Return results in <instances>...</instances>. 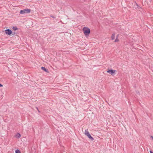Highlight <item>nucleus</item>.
<instances>
[{
  "label": "nucleus",
  "mask_w": 153,
  "mask_h": 153,
  "mask_svg": "<svg viewBox=\"0 0 153 153\" xmlns=\"http://www.w3.org/2000/svg\"><path fill=\"white\" fill-rule=\"evenodd\" d=\"M50 16H51V17L52 18H53V19H55V18H56V17L54 16H53L51 15Z\"/></svg>",
  "instance_id": "f8f14e48"
},
{
  "label": "nucleus",
  "mask_w": 153,
  "mask_h": 153,
  "mask_svg": "<svg viewBox=\"0 0 153 153\" xmlns=\"http://www.w3.org/2000/svg\"><path fill=\"white\" fill-rule=\"evenodd\" d=\"M149 152L150 153H153V152L151 150L149 151Z\"/></svg>",
  "instance_id": "f3484780"
},
{
  "label": "nucleus",
  "mask_w": 153,
  "mask_h": 153,
  "mask_svg": "<svg viewBox=\"0 0 153 153\" xmlns=\"http://www.w3.org/2000/svg\"><path fill=\"white\" fill-rule=\"evenodd\" d=\"M151 137L153 139V137L151 136Z\"/></svg>",
  "instance_id": "a211bd4d"
},
{
  "label": "nucleus",
  "mask_w": 153,
  "mask_h": 153,
  "mask_svg": "<svg viewBox=\"0 0 153 153\" xmlns=\"http://www.w3.org/2000/svg\"><path fill=\"white\" fill-rule=\"evenodd\" d=\"M137 4V8L138 9H139L140 8V6H139L137 4Z\"/></svg>",
  "instance_id": "4468645a"
},
{
  "label": "nucleus",
  "mask_w": 153,
  "mask_h": 153,
  "mask_svg": "<svg viewBox=\"0 0 153 153\" xmlns=\"http://www.w3.org/2000/svg\"><path fill=\"white\" fill-rule=\"evenodd\" d=\"M36 109L39 112H40V111L38 109V108L37 107H36Z\"/></svg>",
  "instance_id": "2eb2a0df"
},
{
  "label": "nucleus",
  "mask_w": 153,
  "mask_h": 153,
  "mask_svg": "<svg viewBox=\"0 0 153 153\" xmlns=\"http://www.w3.org/2000/svg\"><path fill=\"white\" fill-rule=\"evenodd\" d=\"M82 30L85 36H87L89 35L90 32V30L89 28L85 27L83 28Z\"/></svg>",
  "instance_id": "f257e3e1"
},
{
  "label": "nucleus",
  "mask_w": 153,
  "mask_h": 153,
  "mask_svg": "<svg viewBox=\"0 0 153 153\" xmlns=\"http://www.w3.org/2000/svg\"><path fill=\"white\" fill-rule=\"evenodd\" d=\"M12 29L13 30H16L18 29V28H17V27L16 26L13 27Z\"/></svg>",
  "instance_id": "6e6552de"
},
{
  "label": "nucleus",
  "mask_w": 153,
  "mask_h": 153,
  "mask_svg": "<svg viewBox=\"0 0 153 153\" xmlns=\"http://www.w3.org/2000/svg\"><path fill=\"white\" fill-rule=\"evenodd\" d=\"M41 68L42 70L47 73H48L49 72L48 70L45 67H41Z\"/></svg>",
  "instance_id": "423d86ee"
},
{
  "label": "nucleus",
  "mask_w": 153,
  "mask_h": 153,
  "mask_svg": "<svg viewBox=\"0 0 153 153\" xmlns=\"http://www.w3.org/2000/svg\"><path fill=\"white\" fill-rule=\"evenodd\" d=\"M5 33L6 34H7L9 35H10L12 34V32L11 30L8 29H6L5 30Z\"/></svg>",
  "instance_id": "39448f33"
},
{
  "label": "nucleus",
  "mask_w": 153,
  "mask_h": 153,
  "mask_svg": "<svg viewBox=\"0 0 153 153\" xmlns=\"http://www.w3.org/2000/svg\"><path fill=\"white\" fill-rule=\"evenodd\" d=\"M17 136L18 137H20L21 136V135L20 134L18 133L17 135Z\"/></svg>",
  "instance_id": "9d476101"
},
{
  "label": "nucleus",
  "mask_w": 153,
  "mask_h": 153,
  "mask_svg": "<svg viewBox=\"0 0 153 153\" xmlns=\"http://www.w3.org/2000/svg\"><path fill=\"white\" fill-rule=\"evenodd\" d=\"M3 86V85L0 83V87H2Z\"/></svg>",
  "instance_id": "dca6fc26"
},
{
  "label": "nucleus",
  "mask_w": 153,
  "mask_h": 153,
  "mask_svg": "<svg viewBox=\"0 0 153 153\" xmlns=\"http://www.w3.org/2000/svg\"><path fill=\"white\" fill-rule=\"evenodd\" d=\"M16 34V33H15V32H12V34L13 35H15V34Z\"/></svg>",
  "instance_id": "ddd939ff"
},
{
  "label": "nucleus",
  "mask_w": 153,
  "mask_h": 153,
  "mask_svg": "<svg viewBox=\"0 0 153 153\" xmlns=\"http://www.w3.org/2000/svg\"><path fill=\"white\" fill-rule=\"evenodd\" d=\"M85 134L86 135L91 141L94 140V139L91 135L89 132L88 131L87 129L85 130Z\"/></svg>",
  "instance_id": "f03ea898"
},
{
  "label": "nucleus",
  "mask_w": 153,
  "mask_h": 153,
  "mask_svg": "<svg viewBox=\"0 0 153 153\" xmlns=\"http://www.w3.org/2000/svg\"><path fill=\"white\" fill-rule=\"evenodd\" d=\"M31 10L29 9H25L20 11V13L24 14L25 13H28L30 12Z\"/></svg>",
  "instance_id": "7ed1b4c3"
},
{
  "label": "nucleus",
  "mask_w": 153,
  "mask_h": 153,
  "mask_svg": "<svg viewBox=\"0 0 153 153\" xmlns=\"http://www.w3.org/2000/svg\"><path fill=\"white\" fill-rule=\"evenodd\" d=\"M119 41V39H117V38H116L115 39V40L114 42H118Z\"/></svg>",
  "instance_id": "9b49d317"
},
{
  "label": "nucleus",
  "mask_w": 153,
  "mask_h": 153,
  "mask_svg": "<svg viewBox=\"0 0 153 153\" xmlns=\"http://www.w3.org/2000/svg\"><path fill=\"white\" fill-rule=\"evenodd\" d=\"M116 71V70H114L113 69H110V70H108L107 71V72L108 73L111 74L112 76H114L116 74V73L115 72Z\"/></svg>",
  "instance_id": "20e7f679"
},
{
  "label": "nucleus",
  "mask_w": 153,
  "mask_h": 153,
  "mask_svg": "<svg viewBox=\"0 0 153 153\" xmlns=\"http://www.w3.org/2000/svg\"><path fill=\"white\" fill-rule=\"evenodd\" d=\"M15 152L16 153H21V151L19 149L16 150Z\"/></svg>",
  "instance_id": "1a4fd4ad"
},
{
  "label": "nucleus",
  "mask_w": 153,
  "mask_h": 153,
  "mask_svg": "<svg viewBox=\"0 0 153 153\" xmlns=\"http://www.w3.org/2000/svg\"><path fill=\"white\" fill-rule=\"evenodd\" d=\"M111 38L112 40H114L115 38V34H113L111 36Z\"/></svg>",
  "instance_id": "0eeeda50"
}]
</instances>
